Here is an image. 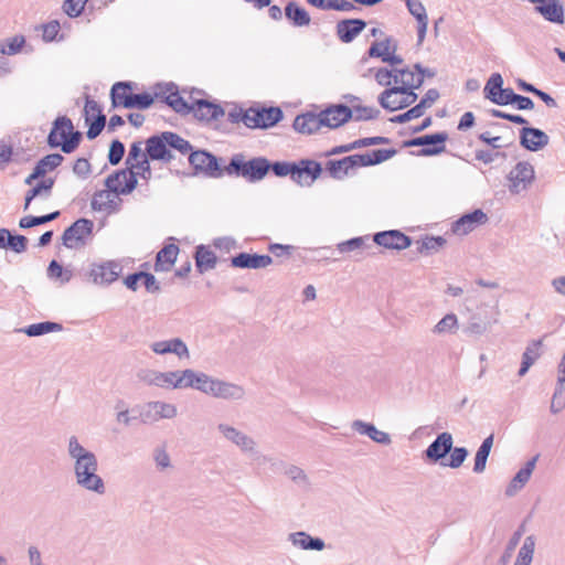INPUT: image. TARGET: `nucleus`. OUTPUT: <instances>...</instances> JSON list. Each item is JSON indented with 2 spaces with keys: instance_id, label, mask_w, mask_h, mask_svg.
<instances>
[{
  "instance_id": "nucleus-44",
  "label": "nucleus",
  "mask_w": 565,
  "mask_h": 565,
  "mask_svg": "<svg viewBox=\"0 0 565 565\" xmlns=\"http://www.w3.org/2000/svg\"><path fill=\"white\" fill-rule=\"evenodd\" d=\"M62 329L63 326L61 323L44 321L30 324L22 329V332H24L28 337H40L50 332H58Z\"/></svg>"
},
{
  "instance_id": "nucleus-13",
  "label": "nucleus",
  "mask_w": 565,
  "mask_h": 565,
  "mask_svg": "<svg viewBox=\"0 0 565 565\" xmlns=\"http://www.w3.org/2000/svg\"><path fill=\"white\" fill-rule=\"evenodd\" d=\"M216 377L210 376L203 372H196L192 369L181 371V388H194L203 394L211 395L213 384Z\"/></svg>"
},
{
  "instance_id": "nucleus-29",
  "label": "nucleus",
  "mask_w": 565,
  "mask_h": 565,
  "mask_svg": "<svg viewBox=\"0 0 565 565\" xmlns=\"http://www.w3.org/2000/svg\"><path fill=\"white\" fill-rule=\"evenodd\" d=\"M288 541L294 547L302 551H322L326 547L322 539L311 536L305 531L289 533Z\"/></svg>"
},
{
  "instance_id": "nucleus-3",
  "label": "nucleus",
  "mask_w": 565,
  "mask_h": 565,
  "mask_svg": "<svg viewBox=\"0 0 565 565\" xmlns=\"http://www.w3.org/2000/svg\"><path fill=\"white\" fill-rule=\"evenodd\" d=\"M82 137L81 131L74 130V125L68 117L60 116L53 122L47 143L51 148L60 147L64 153H72L79 146Z\"/></svg>"
},
{
  "instance_id": "nucleus-16",
  "label": "nucleus",
  "mask_w": 565,
  "mask_h": 565,
  "mask_svg": "<svg viewBox=\"0 0 565 565\" xmlns=\"http://www.w3.org/2000/svg\"><path fill=\"white\" fill-rule=\"evenodd\" d=\"M146 156L152 161H162L163 163H169L174 159L163 138V132L153 135L146 140Z\"/></svg>"
},
{
  "instance_id": "nucleus-14",
  "label": "nucleus",
  "mask_w": 565,
  "mask_h": 565,
  "mask_svg": "<svg viewBox=\"0 0 565 565\" xmlns=\"http://www.w3.org/2000/svg\"><path fill=\"white\" fill-rule=\"evenodd\" d=\"M189 162L195 172H202L212 178L222 175V170L220 169L216 157L207 151H191Z\"/></svg>"
},
{
  "instance_id": "nucleus-4",
  "label": "nucleus",
  "mask_w": 565,
  "mask_h": 565,
  "mask_svg": "<svg viewBox=\"0 0 565 565\" xmlns=\"http://www.w3.org/2000/svg\"><path fill=\"white\" fill-rule=\"evenodd\" d=\"M270 170V162L263 157L244 160L242 154H235L225 168L227 174L242 177L249 182H257L265 178Z\"/></svg>"
},
{
  "instance_id": "nucleus-43",
  "label": "nucleus",
  "mask_w": 565,
  "mask_h": 565,
  "mask_svg": "<svg viewBox=\"0 0 565 565\" xmlns=\"http://www.w3.org/2000/svg\"><path fill=\"white\" fill-rule=\"evenodd\" d=\"M459 328V321L455 313H447L431 329L436 335L455 334Z\"/></svg>"
},
{
  "instance_id": "nucleus-31",
  "label": "nucleus",
  "mask_w": 565,
  "mask_h": 565,
  "mask_svg": "<svg viewBox=\"0 0 565 565\" xmlns=\"http://www.w3.org/2000/svg\"><path fill=\"white\" fill-rule=\"evenodd\" d=\"M323 127L321 111L319 114L307 113L298 115L294 120V128L301 134L311 135Z\"/></svg>"
},
{
  "instance_id": "nucleus-9",
  "label": "nucleus",
  "mask_w": 565,
  "mask_h": 565,
  "mask_svg": "<svg viewBox=\"0 0 565 565\" xmlns=\"http://www.w3.org/2000/svg\"><path fill=\"white\" fill-rule=\"evenodd\" d=\"M534 177V168L530 162H518L508 175L509 191L513 194L525 191L533 182Z\"/></svg>"
},
{
  "instance_id": "nucleus-26",
  "label": "nucleus",
  "mask_w": 565,
  "mask_h": 565,
  "mask_svg": "<svg viewBox=\"0 0 565 565\" xmlns=\"http://www.w3.org/2000/svg\"><path fill=\"white\" fill-rule=\"evenodd\" d=\"M366 22L361 19H345L337 23V35L343 43L352 42L364 29Z\"/></svg>"
},
{
  "instance_id": "nucleus-64",
  "label": "nucleus",
  "mask_w": 565,
  "mask_h": 565,
  "mask_svg": "<svg viewBox=\"0 0 565 565\" xmlns=\"http://www.w3.org/2000/svg\"><path fill=\"white\" fill-rule=\"evenodd\" d=\"M87 1L88 0H65L63 10L68 17L76 18L82 14Z\"/></svg>"
},
{
  "instance_id": "nucleus-54",
  "label": "nucleus",
  "mask_w": 565,
  "mask_h": 565,
  "mask_svg": "<svg viewBox=\"0 0 565 565\" xmlns=\"http://www.w3.org/2000/svg\"><path fill=\"white\" fill-rule=\"evenodd\" d=\"M502 85L503 78L501 74H491L483 89L484 97L491 102L492 98H494V96L497 95V93L503 88Z\"/></svg>"
},
{
  "instance_id": "nucleus-15",
  "label": "nucleus",
  "mask_w": 565,
  "mask_h": 565,
  "mask_svg": "<svg viewBox=\"0 0 565 565\" xmlns=\"http://www.w3.org/2000/svg\"><path fill=\"white\" fill-rule=\"evenodd\" d=\"M94 223L87 218H79L67 227L62 236L63 244L67 248H74L78 243L92 234Z\"/></svg>"
},
{
  "instance_id": "nucleus-27",
  "label": "nucleus",
  "mask_w": 565,
  "mask_h": 565,
  "mask_svg": "<svg viewBox=\"0 0 565 565\" xmlns=\"http://www.w3.org/2000/svg\"><path fill=\"white\" fill-rule=\"evenodd\" d=\"M273 258L269 255L239 253L232 257L231 265L236 268L259 269L269 266Z\"/></svg>"
},
{
  "instance_id": "nucleus-28",
  "label": "nucleus",
  "mask_w": 565,
  "mask_h": 565,
  "mask_svg": "<svg viewBox=\"0 0 565 565\" xmlns=\"http://www.w3.org/2000/svg\"><path fill=\"white\" fill-rule=\"evenodd\" d=\"M351 427L358 434L367 436L371 440H373L376 444L387 446L392 443L390 434L377 429L375 425H373L372 423L355 419L352 422Z\"/></svg>"
},
{
  "instance_id": "nucleus-35",
  "label": "nucleus",
  "mask_w": 565,
  "mask_h": 565,
  "mask_svg": "<svg viewBox=\"0 0 565 565\" xmlns=\"http://www.w3.org/2000/svg\"><path fill=\"white\" fill-rule=\"evenodd\" d=\"M448 139L446 132H437L424 136V148L418 152L419 156H436L446 150L445 142Z\"/></svg>"
},
{
  "instance_id": "nucleus-61",
  "label": "nucleus",
  "mask_w": 565,
  "mask_h": 565,
  "mask_svg": "<svg viewBox=\"0 0 565 565\" xmlns=\"http://www.w3.org/2000/svg\"><path fill=\"white\" fill-rule=\"evenodd\" d=\"M523 535V529H519L516 532H514V534L512 535V537L510 539L507 547H505V551L503 553V555L501 556L500 558V564L501 565H507L515 550V547L518 546L521 537Z\"/></svg>"
},
{
  "instance_id": "nucleus-59",
  "label": "nucleus",
  "mask_w": 565,
  "mask_h": 565,
  "mask_svg": "<svg viewBox=\"0 0 565 565\" xmlns=\"http://www.w3.org/2000/svg\"><path fill=\"white\" fill-rule=\"evenodd\" d=\"M153 460L158 469L164 471L172 467L170 455L167 451V447H157L153 450Z\"/></svg>"
},
{
  "instance_id": "nucleus-8",
  "label": "nucleus",
  "mask_w": 565,
  "mask_h": 565,
  "mask_svg": "<svg viewBox=\"0 0 565 565\" xmlns=\"http://www.w3.org/2000/svg\"><path fill=\"white\" fill-rule=\"evenodd\" d=\"M282 118L279 107L248 108L245 116V126L248 128H269Z\"/></svg>"
},
{
  "instance_id": "nucleus-53",
  "label": "nucleus",
  "mask_w": 565,
  "mask_h": 565,
  "mask_svg": "<svg viewBox=\"0 0 565 565\" xmlns=\"http://www.w3.org/2000/svg\"><path fill=\"white\" fill-rule=\"evenodd\" d=\"M153 104V97L148 93L132 94L126 99L125 108L147 109Z\"/></svg>"
},
{
  "instance_id": "nucleus-49",
  "label": "nucleus",
  "mask_w": 565,
  "mask_h": 565,
  "mask_svg": "<svg viewBox=\"0 0 565 565\" xmlns=\"http://www.w3.org/2000/svg\"><path fill=\"white\" fill-rule=\"evenodd\" d=\"M63 160L64 157L60 153L47 154L36 163V173L45 175L46 172L57 168Z\"/></svg>"
},
{
  "instance_id": "nucleus-6",
  "label": "nucleus",
  "mask_w": 565,
  "mask_h": 565,
  "mask_svg": "<svg viewBox=\"0 0 565 565\" xmlns=\"http://www.w3.org/2000/svg\"><path fill=\"white\" fill-rule=\"evenodd\" d=\"M415 92L405 90L404 87H390L383 90L377 102L384 109L388 111H396L413 105L417 100Z\"/></svg>"
},
{
  "instance_id": "nucleus-24",
  "label": "nucleus",
  "mask_w": 565,
  "mask_h": 565,
  "mask_svg": "<svg viewBox=\"0 0 565 565\" xmlns=\"http://www.w3.org/2000/svg\"><path fill=\"white\" fill-rule=\"evenodd\" d=\"M321 117L324 127L338 128L352 118V111L350 107L339 104L322 110Z\"/></svg>"
},
{
  "instance_id": "nucleus-21",
  "label": "nucleus",
  "mask_w": 565,
  "mask_h": 565,
  "mask_svg": "<svg viewBox=\"0 0 565 565\" xmlns=\"http://www.w3.org/2000/svg\"><path fill=\"white\" fill-rule=\"evenodd\" d=\"M550 137L541 129L533 127H523L520 130V145L529 151H539L546 147Z\"/></svg>"
},
{
  "instance_id": "nucleus-18",
  "label": "nucleus",
  "mask_w": 565,
  "mask_h": 565,
  "mask_svg": "<svg viewBox=\"0 0 565 565\" xmlns=\"http://www.w3.org/2000/svg\"><path fill=\"white\" fill-rule=\"evenodd\" d=\"M372 241L380 246L396 250L406 249L412 244L411 237L397 230L379 232L374 234Z\"/></svg>"
},
{
  "instance_id": "nucleus-36",
  "label": "nucleus",
  "mask_w": 565,
  "mask_h": 565,
  "mask_svg": "<svg viewBox=\"0 0 565 565\" xmlns=\"http://www.w3.org/2000/svg\"><path fill=\"white\" fill-rule=\"evenodd\" d=\"M179 247L175 244L166 245L158 252L154 263L156 271H168L177 260Z\"/></svg>"
},
{
  "instance_id": "nucleus-23",
  "label": "nucleus",
  "mask_w": 565,
  "mask_h": 565,
  "mask_svg": "<svg viewBox=\"0 0 565 565\" xmlns=\"http://www.w3.org/2000/svg\"><path fill=\"white\" fill-rule=\"evenodd\" d=\"M454 444L452 435L450 433H441L436 439L426 448L425 456L430 461L437 462L445 458L451 450Z\"/></svg>"
},
{
  "instance_id": "nucleus-48",
  "label": "nucleus",
  "mask_w": 565,
  "mask_h": 565,
  "mask_svg": "<svg viewBox=\"0 0 565 565\" xmlns=\"http://www.w3.org/2000/svg\"><path fill=\"white\" fill-rule=\"evenodd\" d=\"M371 247L370 244V236H359L353 237L351 239L341 242L337 245V248L340 253H349L358 249L369 248Z\"/></svg>"
},
{
  "instance_id": "nucleus-37",
  "label": "nucleus",
  "mask_w": 565,
  "mask_h": 565,
  "mask_svg": "<svg viewBox=\"0 0 565 565\" xmlns=\"http://www.w3.org/2000/svg\"><path fill=\"white\" fill-rule=\"evenodd\" d=\"M195 265L200 273L213 269L216 265V255L210 247L200 245L195 252Z\"/></svg>"
},
{
  "instance_id": "nucleus-7",
  "label": "nucleus",
  "mask_w": 565,
  "mask_h": 565,
  "mask_svg": "<svg viewBox=\"0 0 565 565\" xmlns=\"http://www.w3.org/2000/svg\"><path fill=\"white\" fill-rule=\"evenodd\" d=\"M137 377L146 385H152L166 390L181 388V371L160 372L157 370H141Z\"/></svg>"
},
{
  "instance_id": "nucleus-34",
  "label": "nucleus",
  "mask_w": 565,
  "mask_h": 565,
  "mask_svg": "<svg viewBox=\"0 0 565 565\" xmlns=\"http://www.w3.org/2000/svg\"><path fill=\"white\" fill-rule=\"evenodd\" d=\"M394 83L397 84L395 87H404L405 90L415 92L419 88L423 83L422 75H415L409 68H394Z\"/></svg>"
},
{
  "instance_id": "nucleus-45",
  "label": "nucleus",
  "mask_w": 565,
  "mask_h": 565,
  "mask_svg": "<svg viewBox=\"0 0 565 565\" xmlns=\"http://www.w3.org/2000/svg\"><path fill=\"white\" fill-rule=\"evenodd\" d=\"M163 138L168 142V147L171 151L173 149L179 151L181 154L191 153V143L178 134L172 131H163Z\"/></svg>"
},
{
  "instance_id": "nucleus-12",
  "label": "nucleus",
  "mask_w": 565,
  "mask_h": 565,
  "mask_svg": "<svg viewBox=\"0 0 565 565\" xmlns=\"http://www.w3.org/2000/svg\"><path fill=\"white\" fill-rule=\"evenodd\" d=\"M137 183L136 173L130 169V167L125 170L116 171L105 180L107 189L117 195L131 193L137 186Z\"/></svg>"
},
{
  "instance_id": "nucleus-20",
  "label": "nucleus",
  "mask_w": 565,
  "mask_h": 565,
  "mask_svg": "<svg viewBox=\"0 0 565 565\" xmlns=\"http://www.w3.org/2000/svg\"><path fill=\"white\" fill-rule=\"evenodd\" d=\"M499 316L500 311L498 308H494L493 315L490 318H482L481 315L473 313L470 316L467 324L465 326L463 332L470 337L483 335L491 329L492 324L499 322Z\"/></svg>"
},
{
  "instance_id": "nucleus-63",
  "label": "nucleus",
  "mask_w": 565,
  "mask_h": 565,
  "mask_svg": "<svg viewBox=\"0 0 565 565\" xmlns=\"http://www.w3.org/2000/svg\"><path fill=\"white\" fill-rule=\"evenodd\" d=\"M468 456V450L465 447H455L450 450L449 462L446 466L457 469L459 468L466 460Z\"/></svg>"
},
{
  "instance_id": "nucleus-51",
  "label": "nucleus",
  "mask_w": 565,
  "mask_h": 565,
  "mask_svg": "<svg viewBox=\"0 0 565 565\" xmlns=\"http://www.w3.org/2000/svg\"><path fill=\"white\" fill-rule=\"evenodd\" d=\"M541 341H537L533 344V347H527L522 355V363L519 370V376H524L529 369L534 364L536 359L539 358L537 348L540 347Z\"/></svg>"
},
{
  "instance_id": "nucleus-5",
  "label": "nucleus",
  "mask_w": 565,
  "mask_h": 565,
  "mask_svg": "<svg viewBox=\"0 0 565 565\" xmlns=\"http://www.w3.org/2000/svg\"><path fill=\"white\" fill-rule=\"evenodd\" d=\"M216 430L225 441L236 447L243 455L253 459L260 457L258 443L253 436L225 422L218 423Z\"/></svg>"
},
{
  "instance_id": "nucleus-17",
  "label": "nucleus",
  "mask_w": 565,
  "mask_h": 565,
  "mask_svg": "<svg viewBox=\"0 0 565 565\" xmlns=\"http://www.w3.org/2000/svg\"><path fill=\"white\" fill-rule=\"evenodd\" d=\"M210 396L230 402H239L245 398L246 391L239 384L216 377Z\"/></svg>"
},
{
  "instance_id": "nucleus-2",
  "label": "nucleus",
  "mask_w": 565,
  "mask_h": 565,
  "mask_svg": "<svg viewBox=\"0 0 565 565\" xmlns=\"http://www.w3.org/2000/svg\"><path fill=\"white\" fill-rule=\"evenodd\" d=\"M395 149H376L366 153L344 157L340 160H329L326 171L337 180L354 174L359 168L382 163L396 154Z\"/></svg>"
},
{
  "instance_id": "nucleus-56",
  "label": "nucleus",
  "mask_w": 565,
  "mask_h": 565,
  "mask_svg": "<svg viewBox=\"0 0 565 565\" xmlns=\"http://www.w3.org/2000/svg\"><path fill=\"white\" fill-rule=\"evenodd\" d=\"M47 276L52 279H58L62 284H64L71 280L72 271L63 269V267L56 260H52L47 267Z\"/></svg>"
},
{
  "instance_id": "nucleus-38",
  "label": "nucleus",
  "mask_w": 565,
  "mask_h": 565,
  "mask_svg": "<svg viewBox=\"0 0 565 565\" xmlns=\"http://www.w3.org/2000/svg\"><path fill=\"white\" fill-rule=\"evenodd\" d=\"M168 95L163 97V102L179 114H189L192 109V104L189 105L183 97L180 96L173 84L167 87Z\"/></svg>"
},
{
  "instance_id": "nucleus-46",
  "label": "nucleus",
  "mask_w": 565,
  "mask_h": 565,
  "mask_svg": "<svg viewBox=\"0 0 565 565\" xmlns=\"http://www.w3.org/2000/svg\"><path fill=\"white\" fill-rule=\"evenodd\" d=\"M285 475L300 489L308 490L310 480L305 470L296 465H289L285 468Z\"/></svg>"
},
{
  "instance_id": "nucleus-50",
  "label": "nucleus",
  "mask_w": 565,
  "mask_h": 565,
  "mask_svg": "<svg viewBox=\"0 0 565 565\" xmlns=\"http://www.w3.org/2000/svg\"><path fill=\"white\" fill-rule=\"evenodd\" d=\"M535 548V540L533 536L525 537L521 546L515 563L521 565H530L533 559Z\"/></svg>"
},
{
  "instance_id": "nucleus-42",
  "label": "nucleus",
  "mask_w": 565,
  "mask_h": 565,
  "mask_svg": "<svg viewBox=\"0 0 565 565\" xmlns=\"http://www.w3.org/2000/svg\"><path fill=\"white\" fill-rule=\"evenodd\" d=\"M131 84L128 82H118L113 85L110 90L111 104L113 107H124L126 99L131 98L132 93Z\"/></svg>"
},
{
  "instance_id": "nucleus-1",
  "label": "nucleus",
  "mask_w": 565,
  "mask_h": 565,
  "mask_svg": "<svg viewBox=\"0 0 565 565\" xmlns=\"http://www.w3.org/2000/svg\"><path fill=\"white\" fill-rule=\"evenodd\" d=\"M66 452L73 462V473L76 484L98 495L106 493V483L98 475V459L95 452L82 445L75 435L66 439Z\"/></svg>"
},
{
  "instance_id": "nucleus-41",
  "label": "nucleus",
  "mask_w": 565,
  "mask_h": 565,
  "mask_svg": "<svg viewBox=\"0 0 565 565\" xmlns=\"http://www.w3.org/2000/svg\"><path fill=\"white\" fill-rule=\"evenodd\" d=\"M396 50L397 44L391 38H386L383 41L373 42L367 51V55L370 57H379L384 62V58H386L390 53H395Z\"/></svg>"
},
{
  "instance_id": "nucleus-10",
  "label": "nucleus",
  "mask_w": 565,
  "mask_h": 565,
  "mask_svg": "<svg viewBox=\"0 0 565 565\" xmlns=\"http://www.w3.org/2000/svg\"><path fill=\"white\" fill-rule=\"evenodd\" d=\"M321 164L309 159L294 162L291 180L301 186L311 185L321 174Z\"/></svg>"
},
{
  "instance_id": "nucleus-30",
  "label": "nucleus",
  "mask_w": 565,
  "mask_h": 565,
  "mask_svg": "<svg viewBox=\"0 0 565 565\" xmlns=\"http://www.w3.org/2000/svg\"><path fill=\"white\" fill-rule=\"evenodd\" d=\"M535 7V11L540 13L546 21L563 24L565 21L564 8L559 0H545Z\"/></svg>"
},
{
  "instance_id": "nucleus-52",
  "label": "nucleus",
  "mask_w": 565,
  "mask_h": 565,
  "mask_svg": "<svg viewBox=\"0 0 565 565\" xmlns=\"http://www.w3.org/2000/svg\"><path fill=\"white\" fill-rule=\"evenodd\" d=\"M58 216H60V211H55L50 214L41 215V216L28 215L20 220L19 225L21 228H30L33 226L42 225L47 222L54 221Z\"/></svg>"
},
{
  "instance_id": "nucleus-33",
  "label": "nucleus",
  "mask_w": 565,
  "mask_h": 565,
  "mask_svg": "<svg viewBox=\"0 0 565 565\" xmlns=\"http://www.w3.org/2000/svg\"><path fill=\"white\" fill-rule=\"evenodd\" d=\"M191 111L201 120H215L224 115V110L220 105L205 99L194 100Z\"/></svg>"
},
{
  "instance_id": "nucleus-47",
  "label": "nucleus",
  "mask_w": 565,
  "mask_h": 565,
  "mask_svg": "<svg viewBox=\"0 0 565 565\" xmlns=\"http://www.w3.org/2000/svg\"><path fill=\"white\" fill-rule=\"evenodd\" d=\"M113 193L114 192L109 189L96 192L92 200V207L96 211L113 209V205L115 204V195H113Z\"/></svg>"
},
{
  "instance_id": "nucleus-22",
  "label": "nucleus",
  "mask_w": 565,
  "mask_h": 565,
  "mask_svg": "<svg viewBox=\"0 0 565 565\" xmlns=\"http://www.w3.org/2000/svg\"><path fill=\"white\" fill-rule=\"evenodd\" d=\"M150 349L158 355L175 354L179 359H189L190 352L185 342L180 338L156 341L150 344Z\"/></svg>"
},
{
  "instance_id": "nucleus-62",
  "label": "nucleus",
  "mask_w": 565,
  "mask_h": 565,
  "mask_svg": "<svg viewBox=\"0 0 565 565\" xmlns=\"http://www.w3.org/2000/svg\"><path fill=\"white\" fill-rule=\"evenodd\" d=\"M130 169L135 171L136 177L139 175L141 179L149 181L151 179L152 172L150 168V159L148 157H142L140 161L135 162L130 166Z\"/></svg>"
},
{
  "instance_id": "nucleus-19",
  "label": "nucleus",
  "mask_w": 565,
  "mask_h": 565,
  "mask_svg": "<svg viewBox=\"0 0 565 565\" xmlns=\"http://www.w3.org/2000/svg\"><path fill=\"white\" fill-rule=\"evenodd\" d=\"M487 221V214L482 210L478 209L455 221L451 225V232L459 236L467 235L479 225L484 224Z\"/></svg>"
},
{
  "instance_id": "nucleus-60",
  "label": "nucleus",
  "mask_w": 565,
  "mask_h": 565,
  "mask_svg": "<svg viewBox=\"0 0 565 565\" xmlns=\"http://www.w3.org/2000/svg\"><path fill=\"white\" fill-rule=\"evenodd\" d=\"M25 43V39L22 35H15L9 40L4 44H2L1 53L6 55H14L19 53Z\"/></svg>"
},
{
  "instance_id": "nucleus-40",
  "label": "nucleus",
  "mask_w": 565,
  "mask_h": 565,
  "mask_svg": "<svg viewBox=\"0 0 565 565\" xmlns=\"http://www.w3.org/2000/svg\"><path fill=\"white\" fill-rule=\"evenodd\" d=\"M494 437L489 435L483 439L475 456L473 472L482 473L486 470L487 460L493 446Z\"/></svg>"
},
{
  "instance_id": "nucleus-25",
  "label": "nucleus",
  "mask_w": 565,
  "mask_h": 565,
  "mask_svg": "<svg viewBox=\"0 0 565 565\" xmlns=\"http://www.w3.org/2000/svg\"><path fill=\"white\" fill-rule=\"evenodd\" d=\"M406 4L408 12L417 21V43L420 45L426 36L428 26V17L426 9L420 0H403Z\"/></svg>"
},
{
  "instance_id": "nucleus-39",
  "label": "nucleus",
  "mask_w": 565,
  "mask_h": 565,
  "mask_svg": "<svg viewBox=\"0 0 565 565\" xmlns=\"http://www.w3.org/2000/svg\"><path fill=\"white\" fill-rule=\"evenodd\" d=\"M285 15L295 26H307L311 20L309 13L294 1L285 7Z\"/></svg>"
},
{
  "instance_id": "nucleus-57",
  "label": "nucleus",
  "mask_w": 565,
  "mask_h": 565,
  "mask_svg": "<svg viewBox=\"0 0 565 565\" xmlns=\"http://www.w3.org/2000/svg\"><path fill=\"white\" fill-rule=\"evenodd\" d=\"M352 118L354 120H370L375 119L380 115V110L375 107L369 106H353L351 108Z\"/></svg>"
},
{
  "instance_id": "nucleus-32",
  "label": "nucleus",
  "mask_w": 565,
  "mask_h": 565,
  "mask_svg": "<svg viewBox=\"0 0 565 565\" xmlns=\"http://www.w3.org/2000/svg\"><path fill=\"white\" fill-rule=\"evenodd\" d=\"M121 273V267L119 264L115 262H108L102 265L96 266L92 269V277L94 282L96 284H111L115 281L119 274Z\"/></svg>"
},
{
  "instance_id": "nucleus-55",
  "label": "nucleus",
  "mask_w": 565,
  "mask_h": 565,
  "mask_svg": "<svg viewBox=\"0 0 565 565\" xmlns=\"http://www.w3.org/2000/svg\"><path fill=\"white\" fill-rule=\"evenodd\" d=\"M446 244V239L441 236H426L418 247L419 253H434L439 250Z\"/></svg>"
},
{
  "instance_id": "nucleus-58",
  "label": "nucleus",
  "mask_w": 565,
  "mask_h": 565,
  "mask_svg": "<svg viewBox=\"0 0 565 565\" xmlns=\"http://www.w3.org/2000/svg\"><path fill=\"white\" fill-rule=\"evenodd\" d=\"M539 459V455L534 456L530 460L525 462V465L515 473L514 478L518 482L522 484H526L535 469L536 462Z\"/></svg>"
},
{
  "instance_id": "nucleus-11",
  "label": "nucleus",
  "mask_w": 565,
  "mask_h": 565,
  "mask_svg": "<svg viewBox=\"0 0 565 565\" xmlns=\"http://www.w3.org/2000/svg\"><path fill=\"white\" fill-rule=\"evenodd\" d=\"M178 409L174 404L161 401L147 403L140 411V419L142 423H156L160 419H172L177 416Z\"/></svg>"
}]
</instances>
